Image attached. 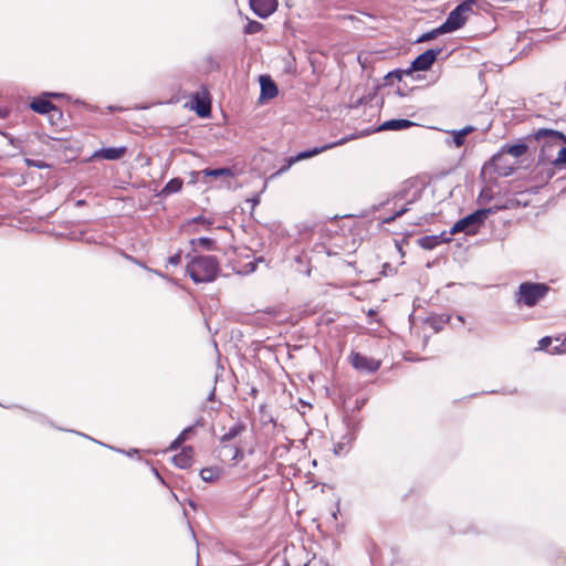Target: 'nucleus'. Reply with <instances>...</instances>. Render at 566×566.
Segmentation results:
<instances>
[{"label": "nucleus", "mask_w": 566, "mask_h": 566, "mask_svg": "<svg viewBox=\"0 0 566 566\" xmlns=\"http://www.w3.org/2000/svg\"><path fill=\"white\" fill-rule=\"evenodd\" d=\"M187 273L195 283H210L218 277L220 265L213 255H197L188 262Z\"/></svg>", "instance_id": "f257e3e1"}, {"label": "nucleus", "mask_w": 566, "mask_h": 566, "mask_svg": "<svg viewBox=\"0 0 566 566\" xmlns=\"http://www.w3.org/2000/svg\"><path fill=\"white\" fill-rule=\"evenodd\" d=\"M502 209V207L495 206L492 208H482L478 209L474 212L465 216L464 218L457 221L451 230L450 233H459L464 232L465 234H475L480 230V228L484 224L488 217L497 210Z\"/></svg>", "instance_id": "f03ea898"}, {"label": "nucleus", "mask_w": 566, "mask_h": 566, "mask_svg": "<svg viewBox=\"0 0 566 566\" xmlns=\"http://www.w3.org/2000/svg\"><path fill=\"white\" fill-rule=\"evenodd\" d=\"M549 291L545 283L523 282L518 286L515 302L518 306L533 307L543 300Z\"/></svg>", "instance_id": "7ed1b4c3"}, {"label": "nucleus", "mask_w": 566, "mask_h": 566, "mask_svg": "<svg viewBox=\"0 0 566 566\" xmlns=\"http://www.w3.org/2000/svg\"><path fill=\"white\" fill-rule=\"evenodd\" d=\"M475 0H465L458 4L447 17L446 21L441 24V31L450 33L462 28L473 12Z\"/></svg>", "instance_id": "20e7f679"}, {"label": "nucleus", "mask_w": 566, "mask_h": 566, "mask_svg": "<svg viewBox=\"0 0 566 566\" xmlns=\"http://www.w3.org/2000/svg\"><path fill=\"white\" fill-rule=\"evenodd\" d=\"M347 139L346 138H342L335 143H331V144H326L322 147H314L310 150H304V151H301L298 154H296L295 156H291L286 159V163L285 165H283L276 172H274L271 177L274 178L276 176H280L284 172H286L295 163L300 161V160H303V159H308V158H312L327 149H331V148H334L336 146H339V145H343Z\"/></svg>", "instance_id": "39448f33"}, {"label": "nucleus", "mask_w": 566, "mask_h": 566, "mask_svg": "<svg viewBox=\"0 0 566 566\" xmlns=\"http://www.w3.org/2000/svg\"><path fill=\"white\" fill-rule=\"evenodd\" d=\"M442 52L441 48L438 49H429L423 53L419 54L412 62L411 69L406 71L407 74H410L411 71H427L432 64L436 62L438 55Z\"/></svg>", "instance_id": "423d86ee"}, {"label": "nucleus", "mask_w": 566, "mask_h": 566, "mask_svg": "<svg viewBox=\"0 0 566 566\" xmlns=\"http://www.w3.org/2000/svg\"><path fill=\"white\" fill-rule=\"evenodd\" d=\"M350 361L354 368L365 371V373H375L380 367V361L374 358H369L359 353H354L350 356Z\"/></svg>", "instance_id": "0eeeda50"}, {"label": "nucleus", "mask_w": 566, "mask_h": 566, "mask_svg": "<svg viewBox=\"0 0 566 566\" xmlns=\"http://www.w3.org/2000/svg\"><path fill=\"white\" fill-rule=\"evenodd\" d=\"M277 4V0H250L252 11L262 19H265L275 12Z\"/></svg>", "instance_id": "6e6552de"}, {"label": "nucleus", "mask_w": 566, "mask_h": 566, "mask_svg": "<svg viewBox=\"0 0 566 566\" xmlns=\"http://www.w3.org/2000/svg\"><path fill=\"white\" fill-rule=\"evenodd\" d=\"M527 151V145L525 143H517L514 145H503L501 150L492 157V164L497 169V161L504 154L511 155L515 158L523 156Z\"/></svg>", "instance_id": "1a4fd4ad"}, {"label": "nucleus", "mask_w": 566, "mask_h": 566, "mask_svg": "<svg viewBox=\"0 0 566 566\" xmlns=\"http://www.w3.org/2000/svg\"><path fill=\"white\" fill-rule=\"evenodd\" d=\"M261 99H270L277 95V86L269 75L260 76Z\"/></svg>", "instance_id": "9d476101"}, {"label": "nucleus", "mask_w": 566, "mask_h": 566, "mask_svg": "<svg viewBox=\"0 0 566 566\" xmlns=\"http://www.w3.org/2000/svg\"><path fill=\"white\" fill-rule=\"evenodd\" d=\"M126 151L125 147H108L96 150L93 155L94 158H102L106 160L120 159Z\"/></svg>", "instance_id": "9b49d317"}, {"label": "nucleus", "mask_w": 566, "mask_h": 566, "mask_svg": "<svg viewBox=\"0 0 566 566\" xmlns=\"http://www.w3.org/2000/svg\"><path fill=\"white\" fill-rule=\"evenodd\" d=\"M30 107L33 112H35L38 114L44 115V114H49L51 112H55L59 115H61V112L59 111V108L54 104H52L50 101L44 99V98L33 99L30 104Z\"/></svg>", "instance_id": "f8f14e48"}, {"label": "nucleus", "mask_w": 566, "mask_h": 566, "mask_svg": "<svg viewBox=\"0 0 566 566\" xmlns=\"http://www.w3.org/2000/svg\"><path fill=\"white\" fill-rule=\"evenodd\" d=\"M415 125H416V123H413L409 119L395 118V119H389V120L384 122L379 126L378 129L379 130H402V129L410 128Z\"/></svg>", "instance_id": "ddd939ff"}, {"label": "nucleus", "mask_w": 566, "mask_h": 566, "mask_svg": "<svg viewBox=\"0 0 566 566\" xmlns=\"http://www.w3.org/2000/svg\"><path fill=\"white\" fill-rule=\"evenodd\" d=\"M192 448L186 447L181 450L180 453L174 455L172 462L175 463L176 467L180 469H188L192 464Z\"/></svg>", "instance_id": "4468645a"}, {"label": "nucleus", "mask_w": 566, "mask_h": 566, "mask_svg": "<svg viewBox=\"0 0 566 566\" xmlns=\"http://www.w3.org/2000/svg\"><path fill=\"white\" fill-rule=\"evenodd\" d=\"M552 344H553V340L551 337H543L538 342V349L546 350L549 354H560V353L566 352V336L562 343L556 344L554 346H552Z\"/></svg>", "instance_id": "2eb2a0df"}, {"label": "nucleus", "mask_w": 566, "mask_h": 566, "mask_svg": "<svg viewBox=\"0 0 566 566\" xmlns=\"http://www.w3.org/2000/svg\"><path fill=\"white\" fill-rule=\"evenodd\" d=\"M534 138L536 140H541L543 138H548L551 142H564L566 143V136L558 132L553 129H546V128H539L534 133Z\"/></svg>", "instance_id": "dca6fc26"}, {"label": "nucleus", "mask_w": 566, "mask_h": 566, "mask_svg": "<svg viewBox=\"0 0 566 566\" xmlns=\"http://www.w3.org/2000/svg\"><path fill=\"white\" fill-rule=\"evenodd\" d=\"M473 130H474V127H472V126H465L459 130H451L450 133L452 134V143L454 144V146L461 147L465 142V137L469 134H471Z\"/></svg>", "instance_id": "f3484780"}, {"label": "nucleus", "mask_w": 566, "mask_h": 566, "mask_svg": "<svg viewBox=\"0 0 566 566\" xmlns=\"http://www.w3.org/2000/svg\"><path fill=\"white\" fill-rule=\"evenodd\" d=\"M199 174H202L203 177H213V178H231L233 177V172L230 168L222 167V168H216V169H203Z\"/></svg>", "instance_id": "a211bd4d"}, {"label": "nucleus", "mask_w": 566, "mask_h": 566, "mask_svg": "<svg viewBox=\"0 0 566 566\" xmlns=\"http://www.w3.org/2000/svg\"><path fill=\"white\" fill-rule=\"evenodd\" d=\"M222 470L217 467L205 468L200 471V478L205 482H214L221 476Z\"/></svg>", "instance_id": "6ab92c4d"}, {"label": "nucleus", "mask_w": 566, "mask_h": 566, "mask_svg": "<svg viewBox=\"0 0 566 566\" xmlns=\"http://www.w3.org/2000/svg\"><path fill=\"white\" fill-rule=\"evenodd\" d=\"M182 184L184 182L180 178L170 179L163 188L161 195L169 196L179 192L182 188Z\"/></svg>", "instance_id": "aec40b11"}, {"label": "nucleus", "mask_w": 566, "mask_h": 566, "mask_svg": "<svg viewBox=\"0 0 566 566\" xmlns=\"http://www.w3.org/2000/svg\"><path fill=\"white\" fill-rule=\"evenodd\" d=\"M244 430V426L242 423H237L233 427L229 429L228 432H226L221 438L220 441L222 443L229 442L233 439H235L242 431Z\"/></svg>", "instance_id": "412c9836"}, {"label": "nucleus", "mask_w": 566, "mask_h": 566, "mask_svg": "<svg viewBox=\"0 0 566 566\" xmlns=\"http://www.w3.org/2000/svg\"><path fill=\"white\" fill-rule=\"evenodd\" d=\"M440 243L437 235H426L419 239V245L426 250H432Z\"/></svg>", "instance_id": "4be33fe9"}, {"label": "nucleus", "mask_w": 566, "mask_h": 566, "mask_svg": "<svg viewBox=\"0 0 566 566\" xmlns=\"http://www.w3.org/2000/svg\"><path fill=\"white\" fill-rule=\"evenodd\" d=\"M190 244L191 245L199 244L205 250H208V251L214 250V241L212 239H210V238H207V237H201V238H198V239H192V240H190Z\"/></svg>", "instance_id": "5701e85b"}, {"label": "nucleus", "mask_w": 566, "mask_h": 566, "mask_svg": "<svg viewBox=\"0 0 566 566\" xmlns=\"http://www.w3.org/2000/svg\"><path fill=\"white\" fill-rule=\"evenodd\" d=\"M446 32L444 31H441V25L429 31V32H426L423 33L418 40L417 42L420 43V42H427V41H430L434 38H437L438 35L440 34H444Z\"/></svg>", "instance_id": "b1692460"}, {"label": "nucleus", "mask_w": 566, "mask_h": 566, "mask_svg": "<svg viewBox=\"0 0 566 566\" xmlns=\"http://www.w3.org/2000/svg\"><path fill=\"white\" fill-rule=\"evenodd\" d=\"M412 201H409L407 202L403 207H400L399 209L396 210V212L391 216V217H388V218H385L384 219V222L385 223H389L394 220H396L397 218L401 217L402 214H405L409 208L408 206L411 203Z\"/></svg>", "instance_id": "393cba45"}, {"label": "nucleus", "mask_w": 566, "mask_h": 566, "mask_svg": "<svg viewBox=\"0 0 566 566\" xmlns=\"http://www.w3.org/2000/svg\"><path fill=\"white\" fill-rule=\"evenodd\" d=\"M262 24L258 21H249V23L245 25L244 32L247 34H254L262 30Z\"/></svg>", "instance_id": "a878e982"}, {"label": "nucleus", "mask_w": 566, "mask_h": 566, "mask_svg": "<svg viewBox=\"0 0 566 566\" xmlns=\"http://www.w3.org/2000/svg\"><path fill=\"white\" fill-rule=\"evenodd\" d=\"M196 112L200 117H206L210 113V106L208 103L198 101Z\"/></svg>", "instance_id": "bb28decb"}, {"label": "nucleus", "mask_w": 566, "mask_h": 566, "mask_svg": "<svg viewBox=\"0 0 566 566\" xmlns=\"http://www.w3.org/2000/svg\"><path fill=\"white\" fill-rule=\"evenodd\" d=\"M493 199V193L491 189L484 188L481 190L479 195V202L480 203H488Z\"/></svg>", "instance_id": "cd10ccee"}, {"label": "nucleus", "mask_w": 566, "mask_h": 566, "mask_svg": "<svg viewBox=\"0 0 566 566\" xmlns=\"http://www.w3.org/2000/svg\"><path fill=\"white\" fill-rule=\"evenodd\" d=\"M168 263L174 266L179 265L181 263V251H178L174 255H170L168 258Z\"/></svg>", "instance_id": "c85d7f7f"}, {"label": "nucleus", "mask_w": 566, "mask_h": 566, "mask_svg": "<svg viewBox=\"0 0 566 566\" xmlns=\"http://www.w3.org/2000/svg\"><path fill=\"white\" fill-rule=\"evenodd\" d=\"M192 223H201L203 224L206 228H209L213 222L212 220L210 219H207L202 216H199V217H196L191 220Z\"/></svg>", "instance_id": "c756f323"}, {"label": "nucleus", "mask_w": 566, "mask_h": 566, "mask_svg": "<svg viewBox=\"0 0 566 566\" xmlns=\"http://www.w3.org/2000/svg\"><path fill=\"white\" fill-rule=\"evenodd\" d=\"M555 164H566V147H562L558 150L557 158L555 159Z\"/></svg>", "instance_id": "7c9ffc66"}, {"label": "nucleus", "mask_w": 566, "mask_h": 566, "mask_svg": "<svg viewBox=\"0 0 566 566\" xmlns=\"http://www.w3.org/2000/svg\"><path fill=\"white\" fill-rule=\"evenodd\" d=\"M193 428L195 426H189L187 428H185L181 432H180V437H184V441H186L189 437L190 433L193 432Z\"/></svg>", "instance_id": "2f4dec72"}, {"label": "nucleus", "mask_w": 566, "mask_h": 566, "mask_svg": "<svg viewBox=\"0 0 566 566\" xmlns=\"http://www.w3.org/2000/svg\"><path fill=\"white\" fill-rule=\"evenodd\" d=\"M304 566H329L327 563L323 562L322 559L319 560H308Z\"/></svg>", "instance_id": "473e14b6"}, {"label": "nucleus", "mask_w": 566, "mask_h": 566, "mask_svg": "<svg viewBox=\"0 0 566 566\" xmlns=\"http://www.w3.org/2000/svg\"><path fill=\"white\" fill-rule=\"evenodd\" d=\"M231 450L233 451L232 460H238L240 457H242V451L239 447H234Z\"/></svg>", "instance_id": "72a5a7b5"}, {"label": "nucleus", "mask_w": 566, "mask_h": 566, "mask_svg": "<svg viewBox=\"0 0 566 566\" xmlns=\"http://www.w3.org/2000/svg\"><path fill=\"white\" fill-rule=\"evenodd\" d=\"M44 96H48V97H53V98H60L63 96L62 93H52V92H46L44 93Z\"/></svg>", "instance_id": "f704fd0d"}, {"label": "nucleus", "mask_w": 566, "mask_h": 566, "mask_svg": "<svg viewBox=\"0 0 566 566\" xmlns=\"http://www.w3.org/2000/svg\"><path fill=\"white\" fill-rule=\"evenodd\" d=\"M179 447H180V446H179V444H177V443H176V441L174 440V441L170 443V446H169L168 450H169V451H174V450H177Z\"/></svg>", "instance_id": "c9c22d12"}, {"label": "nucleus", "mask_w": 566, "mask_h": 566, "mask_svg": "<svg viewBox=\"0 0 566 566\" xmlns=\"http://www.w3.org/2000/svg\"><path fill=\"white\" fill-rule=\"evenodd\" d=\"M124 108L120 107V106H108V111L109 112H115V111H123Z\"/></svg>", "instance_id": "e433bc0d"}, {"label": "nucleus", "mask_w": 566, "mask_h": 566, "mask_svg": "<svg viewBox=\"0 0 566 566\" xmlns=\"http://www.w3.org/2000/svg\"><path fill=\"white\" fill-rule=\"evenodd\" d=\"M176 443L181 446L185 441H184V437H180L178 436L176 439H175Z\"/></svg>", "instance_id": "4c0bfd02"}, {"label": "nucleus", "mask_w": 566, "mask_h": 566, "mask_svg": "<svg viewBox=\"0 0 566 566\" xmlns=\"http://www.w3.org/2000/svg\"><path fill=\"white\" fill-rule=\"evenodd\" d=\"M148 270L150 271V269H148ZM151 272H154L158 276L165 277V275L163 273H160L159 271H157V270H151Z\"/></svg>", "instance_id": "58836bf2"}, {"label": "nucleus", "mask_w": 566, "mask_h": 566, "mask_svg": "<svg viewBox=\"0 0 566 566\" xmlns=\"http://www.w3.org/2000/svg\"><path fill=\"white\" fill-rule=\"evenodd\" d=\"M258 203H259V198H253V199H252V205H253V206H256Z\"/></svg>", "instance_id": "ea45409f"}, {"label": "nucleus", "mask_w": 566, "mask_h": 566, "mask_svg": "<svg viewBox=\"0 0 566 566\" xmlns=\"http://www.w3.org/2000/svg\"><path fill=\"white\" fill-rule=\"evenodd\" d=\"M137 452H138V450H137V449H134V450H132V452H128L127 454H128V455H133V453H137Z\"/></svg>", "instance_id": "a19ab883"}, {"label": "nucleus", "mask_w": 566, "mask_h": 566, "mask_svg": "<svg viewBox=\"0 0 566 566\" xmlns=\"http://www.w3.org/2000/svg\"><path fill=\"white\" fill-rule=\"evenodd\" d=\"M213 397H214V392L212 391V392L209 395V398H208V399H209V400H212V399H213Z\"/></svg>", "instance_id": "79ce46f5"}, {"label": "nucleus", "mask_w": 566, "mask_h": 566, "mask_svg": "<svg viewBox=\"0 0 566 566\" xmlns=\"http://www.w3.org/2000/svg\"><path fill=\"white\" fill-rule=\"evenodd\" d=\"M83 203H84V201H83V200H78V201L76 202V205H77V206H82Z\"/></svg>", "instance_id": "37998d69"}, {"label": "nucleus", "mask_w": 566, "mask_h": 566, "mask_svg": "<svg viewBox=\"0 0 566 566\" xmlns=\"http://www.w3.org/2000/svg\"><path fill=\"white\" fill-rule=\"evenodd\" d=\"M282 566H290V564L286 560H284Z\"/></svg>", "instance_id": "c03bdc74"}, {"label": "nucleus", "mask_w": 566, "mask_h": 566, "mask_svg": "<svg viewBox=\"0 0 566 566\" xmlns=\"http://www.w3.org/2000/svg\"><path fill=\"white\" fill-rule=\"evenodd\" d=\"M458 319H459L460 322H463V317H462V316H460V315L458 316Z\"/></svg>", "instance_id": "a18cd8bd"}]
</instances>
